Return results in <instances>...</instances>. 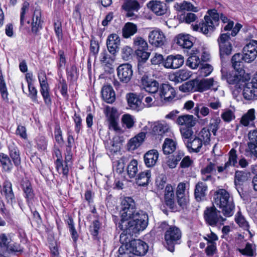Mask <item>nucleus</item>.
<instances>
[{"instance_id":"obj_1","label":"nucleus","mask_w":257,"mask_h":257,"mask_svg":"<svg viewBox=\"0 0 257 257\" xmlns=\"http://www.w3.org/2000/svg\"><path fill=\"white\" fill-rule=\"evenodd\" d=\"M124 226L120 227L129 234L136 233L144 230L148 225V216L142 210H136L131 218L124 223Z\"/></svg>"},{"instance_id":"obj_2","label":"nucleus","mask_w":257,"mask_h":257,"mask_svg":"<svg viewBox=\"0 0 257 257\" xmlns=\"http://www.w3.org/2000/svg\"><path fill=\"white\" fill-rule=\"evenodd\" d=\"M234 23L233 21H229L224 27V31H230L231 32L221 34L218 39V42L219 46L220 55L221 58L226 55L231 54L232 51V45L230 42V36H235L240 30L242 26L240 24H236L233 28Z\"/></svg>"},{"instance_id":"obj_3","label":"nucleus","mask_w":257,"mask_h":257,"mask_svg":"<svg viewBox=\"0 0 257 257\" xmlns=\"http://www.w3.org/2000/svg\"><path fill=\"white\" fill-rule=\"evenodd\" d=\"M214 203L222 209L223 215L229 217L233 215L234 205L233 198L229 193L224 189L217 190L214 194Z\"/></svg>"},{"instance_id":"obj_4","label":"nucleus","mask_w":257,"mask_h":257,"mask_svg":"<svg viewBox=\"0 0 257 257\" xmlns=\"http://www.w3.org/2000/svg\"><path fill=\"white\" fill-rule=\"evenodd\" d=\"M133 48L138 59V69L139 73H144V65L148 60L151 53L148 52V44L147 41L141 37L133 39Z\"/></svg>"},{"instance_id":"obj_5","label":"nucleus","mask_w":257,"mask_h":257,"mask_svg":"<svg viewBox=\"0 0 257 257\" xmlns=\"http://www.w3.org/2000/svg\"><path fill=\"white\" fill-rule=\"evenodd\" d=\"M182 232L180 229L176 226H169L166 229L164 238L166 241L165 247L170 251L175 250V246L181 242Z\"/></svg>"},{"instance_id":"obj_6","label":"nucleus","mask_w":257,"mask_h":257,"mask_svg":"<svg viewBox=\"0 0 257 257\" xmlns=\"http://www.w3.org/2000/svg\"><path fill=\"white\" fill-rule=\"evenodd\" d=\"M136 210V204L133 198L128 197L124 198L121 202L119 211L121 220L118 227L124 226V223L131 218V216H132Z\"/></svg>"},{"instance_id":"obj_7","label":"nucleus","mask_w":257,"mask_h":257,"mask_svg":"<svg viewBox=\"0 0 257 257\" xmlns=\"http://www.w3.org/2000/svg\"><path fill=\"white\" fill-rule=\"evenodd\" d=\"M204 218L206 223L211 226H215L217 224H223L226 220L214 207L206 208L204 212Z\"/></svg>"},{"instance_id":"obj_8","label":"nucleus","mask_w":257,"mask_h":257,"mask_svg":"<svg viewBox=\"0 0 257 257\" xmlns=\"http://www.w3.org/2000/svg\"><path fill=\"white\" fill-rule=\"evenodd\" d=\"M38 76L40 85V92L45 103L47 105H50L52 103V99L50 94V87L47 82L46 74L45 72L41 71L39 72Z\"/></svg>"},{"instance_id":"obj_9","label":"nucleus","mask_w":257,"mask_h":257,"mask_svg":"<svg viewBox=\"0 0 257 257\" xmlns=\"http://www.w3.org/2000/svg\"><path fill=\"white\" fill-rule=\"evenodd\" d=\"M189 188L190 183L188 182H180L178 184L176 195L177 202L179 206H183L186 204L189 196Z\"/></svg>"},{"instance_id":"obj_10","label":"nucleus","mask_w":257,"mask_h":257,"mask_svg":"<svg viewBox=\"0 0 257 257\" xmlns=\"http://www.w3.org/2000/svg\"><path fill=\"white\" fill-rule=\"evenodd\" d=\"M243 56L245 62L250 63L257 56V41L251 40L243 49Z\"/></svg>"},{"instance_id":"obj_11","label":"nucleus","mask_w":257,"mask_h":257,"mask_svg":"<svg viewBox=\"0 0 257 257\" xmlns=\"http://www.w3.org/2000/svg\"><path fill=\"white\" fill-rule=\"evenodd\" d=\"M242 95L246 100L257 98V72L251 82L246 83L243 87Z\"/></svg>"},{"instance_id":"obj_12","label":"nucleus","mask_w":257,"mask_h":257,"mask_svg":"<svg viewBox=\"0 0 257 257\" xmlns=\"http://www.w3.org/2000/svg\"><path fill=\"white\" fill-rule=\"evenodd\" d=\"M133 75L132 66L129 63L121 64L117 68V77L122 83H128L131 80Z\"/></svg>"},{"instance_id":"obj_13","label":"nucleus","mask_w":257,"mask_h":257,"mask_svg":"<svg viewBox=\"0 0 257 257\" xmlns=\"http://www.w3.org/2000/svg\"><path fill=\"white\" fill-rule=\"evenodd\" d=\"M159 94L161 101L165 103L171 102L176 96L175 89L168 84L162 85L160 88Z\"/></svg>"},{"instance_id":"obj_14","label":"nucleus","mask_w":257,"mask_h":257,"mask_svg":"<svg viewBox=\"0 0 257 257\" xmlns=\"http://www.w3.org/2000/svg\"><path fill=\"white\" fill-rule=\"evenodd\" d=\"M105 113L109 121V126L110 128H112L115 132L118 133H121L123 131L118 126L117 121V110L109 106H107L105 109Z\"/></svg>"},{"instance_id":"obj_15","label":"nucleus","mask_w":257,"mask_h":257,"mask_svg":"<svg viewBox=\"0 0 257 257\" xmlns=\"http://www.w3.org/2000/svg\"><path fill=\"white\" fill-rule=\"evenodd\" d=\"M195 83L197 91L198 92H203L210 89L215 91L219 86L218 82L215 81L213 78L201 80L195 79Z\"/></svg>"},{"instance_id":"obj_16","label":"nucleus","mask_w":257,"mask_h":257,"mask_svg":"<svg viewBox=\"0 0 257 257\" xmlns=\"http://www.w3.org/2000/svg\"><path fill=\"white\" fill-rule=\"evenodd\" d=\"M166 39L165 35L161 30L156 29L150 32L149 42L153 46L159 47L164 45Z\"/></svg>"},{"instance_id":"obj_17","label":"nucleus","mask_w":257,"mask_h":257,"mask_svg":"<svg viewBox=\"0 0 257 257\" xmlns=\"http://www.w3.org/2000/svg\"><path fill=\"white\" fill-rule=\"evenodd\" d=\"M184 57L181 55H169L164 60L163 65L166 68L177 69L184 63Z\"/></svg>"},{"instance_id":"obj_18","label":"nucleus","mask_w":257,"mask_h":257,"mask_svg":"<svg viewBox=\"0 0 257 257\" xmlns=\"http://www.w3.org/2000/svg\"><path fill=\"white\" fill-rule=\"evenodd\" d=\"M130 248L133 253L137 255H144L148 251L149 246L140 239H134L130 242Z\"/></svg>"},{"instance_id":"obj_19","label":"nucleus","mask_w":257,"mask_h":257,"mask_svg":"<svg viewBox=\"0 0 257 257\" xmlns=\"http://www.w3.org/2000/svg\"><path fill=\"white\" fill-rule=\"evenodd\" d=\"M141 82L143 88L146 92L150 93H155L158 91L159 83L156 80L149 78L146 75L142 76Z\"/></svg>"},{"instance_id":"obj_20","label":"nucleus","mask_w":257,"mask_h":257,"mask_svg":"<svg viewBox=\"0 0 257 257\" xmlns=\"http://www.w3.org/2000/svg\"><path fill=\"white\" fill-rule=\"evenodd\" d=\"M1 194L5 197L8 204L13 205L15 202V196L12 188V184L8 180H6L1 189Z\"/></svg>"},{"instance_id":"obj_21","label":"nucleus","mask_w":257,"mask_h":257,"mask_svg":"<svg viewBox=\"0 0 257 257\" xmlns=\"http://www.w3.org/2000/svg\"><path fill=\"white\" fill-rule=\"evenodd\" d=\"M192 28L194 31H200L205 35H208L214 31L215 27L209 17H204V21L199 25H192Z\"/></svg>"},{"instance_id":"obj_22","label":"nucleus","mask_w":257,"mask_h":257,"mask_svg":"<svg viewBox=\"0 0 257 257\" xmlns=\"http://www.w3.org/2000/svg\"><path fill=\"white\" fill-rule=\"evenodd\" d=\"M251 178V173L248 171L237 170L234 174V184L236 187L237 190L240 194V192L239 190L244 183L249 180Z\"/></svg>"},{"instance_id":"obj_23","label":"nucleus","mask_w":257,"mask_h":257,"mask_svg":"<svg viewBox=\"0 0 257 257\" xmlns=\"http://www.w3.org/2000/svg\"><path fill=\"white\" fill-rule=\"evenodd\" d=\"M249 142L246 152L252 157L257 158V130L248 133Z\"/></svg>"},{"instance_id":"obj_24","label":"nucleus","mask_w":257,"mask_h":257,"mask_svg":"<svg viewBox=\"0 0 257 257\" xmlns=\"http://www.w3.org/2000/svg\"><path fill=\"white\" fill-rule=\"evenodd\" d=\"M128 106L133 110L139 111L144 108V104L136 94L130 93L126 95Z\"/></svg>"},{"instance_id":"obj_25","label":"nucleus","mask_w":257,"mask_h":257,"mask_svg":"<svg viewBox=\"0 0 257 257\" xmlns=\"http://www.w3.org/2000/svg\"><path fill=\"white\" fill-rule=\"evenodd\" d=\"M147 7L158 16L164 15L168 10V7L165 3L156 0L150 1L148 3Z\"/></svg>"},{"instance_id":"obj_26","label":"nucleus","mask_w":257,"mask_h":257,"mask_svg":"<svg viewBox=\"0 0 257 257\" xmlns=\"http://www.w3.org/2000/svg\"><path fill=\"white\" fill-rule=\"evenodd\" d=\"M120 39L116 34H112L108 36L106 45L108 51L112 54H115L119 50L120 45Z\"/></svg>"},{"instance_id":"obj_27","label":"nucleus","mask_w":257,"mask_h":257,"mask_svg":"<svg viewBox=\"0 0 257 257\" xmlns=\"http://www.w3.org/2000/svg\"><path fill=\"white\" fill-rule=\"evenodd\" d=\"M169 125L165 122H157L152 127L151 133L156 137H162L166 133L170 131Z\"/></svg>"},{"instance_id":"obj_28","label":"nucleus","mask_w":257,"mask_h":257,"mask_svg":"<svg viewBox=\"0 0 257 257\" xmlns=\"http://www.w3.org/2000/svg\"><path fill=\"white\" fill-rule=\"evenodd\" d=\"M175 122L178 125L192 127L196 123V118L192 115L183 114L179 116Z\"/></svg>"},{"instance_id":"obj_29","label":"nucleus","mask_w":257,"mask_h":257,"mask_svg":"<svg viewBox=\"0 0 257 257\" xmlns=\"http://www.w3.org/2000/svg\"><path fill=\"white\" fill-rule=\"evenodd\" d=\"M9 151V155L12 160L14 165L18 166L21 164V158L20 151L17 145L12 141H10L8 144Z\"/></svg>"},{"instance_id":"obj_30","label":"nucleus","mask_w":257,"mask_h":257,"mask_svg":"<svg viewBox=\"0 0 257 257\" xmlns=\"http://www.w3.org/2000/svg\"><path fill=\"white\" fill-rule=\"evenodd\" d=\"M207 190V185L204 182L199 181L196 184L194 189V196L197 201L200 202L205 199Z\"/></svg>"},{"instance_id":"obj_31","label":"nucleus","mask_w":257,"mask_h":257,"mask_svg":"<svg viewBox=\"0 0 257 257\" xmlns=\"http://www.w3.org/2000/svg\"><path fill=\"white\" fill-rule=\"evenodd\" d=\"M159 157V153L156 150H151L148 151L144 156V162L147 167L154 166Z\"/></svg>"},{"instance_id":"obj_32","label":"nucleus","mask_w":257,"mask_h":257,"mask_svg":"<svg viewBox=\"0 0 257 257\" xmlns=\"http://www.w3.org/2000/svg\"><path fill=\"white\" fill-rule=\"evenodd\" d=\"M244 58L242 54L237 53L234 54L231 58V63L234 69L238 73H244Z\"/></svg>"},{"instance_id":"obj_33","label":"nucleus","mask_w":257,"mask_h":257,"mask_svg":"<svg viewBox=\"0 0 257 257\" xmlns=\"http://www.w3.org/2000/svg\"><path fill=\"white\" fill-rule=\"evenodd\" d=\"M146 136V133L141 132L135 137L132 138L127 144L128 150L134 151L139 147L144 141Z\"/></svg>"},{"instance_id":"obj_34","label":"nucleus","mask_w":257,"mask_h":257,"mask_svg":"<svg viewBox=\"0 0 257 257\" xmlns=\"http://www.w3.org/2000/svg\"><path fill=\"white\" fill-rule=\"evenodd\" d=\"M103 99L108 103H112L115 99V92L110 85H104L101 89Z\"/></svg>"},{"instance_id":"obj_35","label":"nucleus","mask_w":257,"mask_h":257,"mask_svg":"<svg viewBox=\"0 0 257 257\" xmlns=\"http://www.w3.org/2000/svg\"><path fill=\"white\" fill-rule=\"evenodd\" d=\"M185 145L190 152L198 153L200 151L203 144L197 137L191 138L185 142Z\"/></svg>"},{"instance_id":"obj_36","label":"nucleus","mask_w":257,"mask_h":257,"mask_svg":"<svg viewBox=\"0 0 257 257\" xmlns=\"http://www.w3.org/2000/svg\"><path fill=\"white\" fill-rule=\"evenodd\" d=\"M176 43L184 49H190L193 46L191 37L189 35L179 34L176 37Z\"/></svg>"},{"instance_id":"obj_37","label":"nucleus","mask_w":257,"mask_h":257,"mask_svg":"<svg viewBox=\"0 0 257 257\" xmlns=\"http://www.w3.org/2000/svg\"><path fill=\"white\" fill-rule=\"evenodd\" d=\"M125 11L127 12V15L128 17H132L134 14L132 11H138L140 9V4L136 0H125L121 7Z\"/></svg>"},{"instance_id":"obj_38","label":"nucleus","mask_w":257,"mask_h":257,"mask_svg":"<svg viewBox=\"0 0 257 257\" xmlns=\"http://www.w3.org/2000/svg\"><path fill=\"white\" fill-rule=\"evenodd\" d=\"M41 12L39 9H36L34 12L32 23V31L37 34L39 29H41L42 21L41 20Z\"/></svg>"},{"instance_id":"obj_39","label":"nucleus","mask_w":257,"mask_h":257,"mask_svg":"<svg viewBox=\"0 0 257 257\" xmlns=\"http://www.w3.org/2000/svg\"><path fill=\"white\" fill-rule=\"evenodd\" d=\"M255 118V110L253 108L250 109L241 117L240 124L244 126H248L252 124Z\"/></svg>"},{"instance_id":"obj_40","label":"nucleus","mask_w":257,"mask_h":257,"mask_svg":"<svg viewBox=\"0 0 257 257\" xmlns=\"http://www.w3.org/2000/svg\"><path fill=\"white\" fill-rule=\"evenodd\" d=\"M176 11L182 12L183 11H192L196 12L198 11L197 7H195L190 2L184 1L180 3H176L174 6Z\"/></svg>"},{"instance_id":"obj_41","label":"nucleus","mask_w":257,"mask_h":257,"mask_svg":"<svg viewBox=\"0 0 257 257\" xmlns=\"http://www.w3.org/2000/svg\"><path fill=\"white\" fill-rule=\"evenodd\" d=\"M138 31L136 25L128 22L126 23L122 29V36L125 38H128L135 35Z\"/></svg>"},{"instance_id":"obj_42","label":"nucleus","mask_w":257,"mask_h":257,"mask_svg":"<svg viewBox=\"0 0 257 257\" xmlns=\"http://www.w3.org/2000/svg\"><path fill=\"white\" fill-rule=\"evenodd\" d=\"M177 143L172 139L166 138L163 145L162 149L165 154H170L176 149Z\"/></svg>"},{"instance_id":"obj_43","label":"nucleus","mask_w":257,"mask_h":257,"mask_svg":"<svg viewBox=\"0 0 257 257\" xmlns=\"http://www.w3.org/2000/svg\"><path fill=\"white\" fill-rule=\"evenodd\" d=\"M22 186L25 194V197L27 199V201L29 205L34 196L31 184L29 181L26 180L22 182Z\"/></svg>"},{"instance_id":"obj_44","label":"nucleus","mask_w":257,"mask_h":257,"mask_svg":"<svg viewBox=\"0 0 257 257\" xmlns=\"http://www.w3.org/2000/svg\"><path fill=\"white\" fill-rule=\"evenodd\" d=\"M151 173L150 170H146L141 172L137 179V183L139 186L147 185L150 181Z\"/></svg>"},{"instance_id":"obj_45","label":"nucleus","mask_w":257,"mask_h":257,"mask_svg":"<svg viewBox=\"0 0 257 257\" xmlns=\"http://www.w3.org/2000/svg\"><path fill=\"white\" fill-rule=\"evenodd\" d=\"M243 73L232 72L226 75V80L228 84L231 85H237L242 80V75Z\"/></svg>"},{"instance_id":"obj_46","label":"nucleus","mask_w":257,"mask_h":257,"mask_svg":"<svg viewBox=\"0 0 257 257\" xmlns=\"http://www.w3.org/2000/svg\"><path fill=\"white\" fill-rule=\"evenodd\" d=\"M0 163L5 171L9 172L11 171L13 164L8 155L2 153H0Z\"/></svg>"},{"instance_id":"obj_47","label":"nucleus","mask_w":257,"mask_h":257,"mask_svg":"<svg viewBox=\"0 0 257 257\" xmlns=\"http://www.w3.org/2000/svg\"><path fill=\"white\" fill-rule=\"evenodd\" d=\"M56 167L57 171L60 174L62 173L66 178L67 177L69 173V166L63 163L62 159L59 158L55 161Z\"/></svg>"},{"instance_id":"obj_48","label":"nucleus","mask_w":257,"mask_h":257,"mask_svg":"<svg viewBox=\"0 0 257 257\" xmlns=\"http://www.w3.org/2000/svg\"><path fill=\"white\" fill-rule=\"evenodd\" d=\"M211 134L209 128L204 127L202 128L197 137L202 142L204 146L209 144L210 142Z\"/></svg>"},{"instance_id":"obj_49","label":"nucleus","mask_w":257,"mask_h":257,"mask_svg":"<svg viewBox=\"0 0 257 257\" xmlns=\"http://www.w3.org/2000/svg\"><path fill=\"white\" fill-rule=\"evenodd\" d=\"M195 79L187 81L180 85L179 90L183 92L197 91Z\"/></svg>"},{"instance_id":"obj_50","label":"nucleus","mask_w":257,"mask_h":257,"mask_svg":"<svg viewBox=\"0 0 257 257\" xmlns=\"http://www.w3.org/2000/svg\"><path fill=\"white\" fill-rule=\"evenodd\" d=\"M235 221L236 223L243 229L247 230L249 234L250 232L249 231V224L248 222L245 220L244 216L241 214L240 211H238L235 216Z\"/></svg>"},{"instance_id":"obj_51","label":"nucleus","mask_w":257,"mask_h":257,"mask_svg":"<svg viewBox=\"0 0 257 257\" xmlns=\"http://www.w3.org/2000/svg\"><path fill=\"white\" fill-rule=\"evenodd\" d=\"M121 122L122 125L128 129L134 127L135 123V119L134 116L130 114H125L122 116Z\"/></svg>"},{"instance_id":"obj_52","label":"nucleus","mask_w":257,"mask_h":257,"mask_svg":"<svg viewBox=\"0 0 257 257\" xmlns=\"http://www.w3.org/2000/svg\"><path fill=\"white\" fill-rule=\"evenodd\" d=\"M138 172V162L134 159L130 162L127 167V175L130 178H133L136 176Z\"/></svg>"},{"instance_id":"obj_53","label":"nucleus","mask_w":257,"mask_h":257,"mask_svg":"<svg viewBox=\"0 0 257 257\" xmlns=\"http://www.w3.org/2000/svg\"><path fill=\"white\" fill-rule=\"evenodd\" d=\"M227 165L230 166L237 167V151L234 149H231L228 153V160L226 162Z\"/></svg>"},{"instance_id":"obj_54","label":"nucleus","mask_w":257,"mask_h":257,"mask_svg":"<svg viewBox=\"0 0 257 257\" xmlns=\"http://www.w3.org/2000/svg\"><path fill=\"white\" fill-rule=\"evenodd\" d=\"M0 93L2 98L6 102H9L8 92L5 80L2 76H0Z\"/></svg>"},{"instance_id":"obj_55","label":"nucleus","mask_w":257,"mask_h":257,"mask_svg":"<svg viewBox=\"0 0 257 257\" xmlns=\"http://www.w3.org/2000/svg\"><path fill=\"white\" fill-rule=\"evenodd\" d=\"M221 117L226 122H230L235 119V114L233 111L229 109H225L221 114Z\"/></svg>"},{"instance_id":"obj_56","label":"nucleus","mask_w":257,"mask_h":257,"mask_svg":"<svg viewBox=\"0 0 257 257\" xmlns=\"http://www.w3.org/2000/svg\"><path fill=\"white\" fill-rule=\"evenodd\" d=\"M201 61L198 56L192 55L188 57L186 61V64L192 69L197 68Z\"/></svg>"},{"instance_id":"obj_57","label":"nucleus","mask_w":257,"mask_h":257,"mask_svg":"<svg viewBox=\"0 0 257 257\" xmlns=\"http://www.w3.org/2000/svg\"><path fill=\"white\" fill-rule=\"evenodd\" d=\"M213 70V67L211 65L205 64L199 69V75L202 77H206L211 74Z\"/></svg>"},{"instance_id":"obj_58","label":"nucleus","mask_w":257,"mask_h":257,"mask_svg":"<svg viewBox=\"0 0 257 257\" xmlns=\"http://www.w3.org/2000/svg\"><path fill=\"white\" fill-rule=\"evenodd\" d=\"M220 122L219 117H214L210 119L209 127L214 136L216 135V132L219 129V124Z\"/></svg>"},{"instance_id":"obj_59","label":"nucleus","mask_w":257,"mask_h":257,"mask_svg":"<svg viewBox=\"0 0 257 257\" xmlns=\"http://www.w3.org/2000/svg\"><path fill=\"white\" fill-rule=\"evenodd\" d=\"M180 131L185 143L186 140L192 138L191 136L193 134L192 127H182L180 128Z\"/></svg>"},{"instance_id":"obj_60","label":"nucleus","mask_w":257,"mask_h":257,"mask_svg":"<svg viewBox=\"0 0 257 257\" xmlns=\"http://www.w3.org/2000/svg\"><path fill=\"white\" fill-rule=\"evenodd\" d=\"M125 167L124 159L121 158L120 159L114 162L113 171L118 174L122 173L124 171Z\"/></svg>"},{"instance_id":"obj_61","label":"nucleus","mask_w":257,"mask_h":257,"mask_svg":"<svg viewBox=\"0 0 257 257\" xmlns=\"http://www.w3.org/2000/svg\"><path fill=\"white\" fill-rule=\"evenodd\" d=\"M11 242V238L8 234L6 233L0 234V247L1 248H6Z\"/></svg>"},{"instance_id":"obj_62","label":"nucleus","mask_w":257,"mask_h":257,"mask_svg":"<svg viewBox=\"0 0 257 257\" xmlns=\"http://www.w3.org/2000/svg\"><path fill=\"white\" fill-rule=\"evenodd\" d=\"M192 75V72L188 70L182 69L177 72V77L181 82L186 80Z\"/></svg>"},{"instance_id":"obj_63","label":"nucleus","mask_w":257,"mask_h":257,"mask_svg":"<svg viewBox=\"0 0 257 257\" xmlns=\"http://www.w3.org/2000/svg\"><path fill=\"white\" fill-rule=\"evenodd\" d=\"M67 223H68L69 229L71 233L72 238L74 241H76L78 239V234L77 233V231L76 230V229L75 228L74 224V222H73V220L72 218H69L67 221Z\"/></svg>"},{"instance_id":"obj_64","label":"nucleus","mask_w":257,"mask_h":257,"mask_svg":"<svg viewBox=\"0 0 257 257\" xmlns=\"http://www.w3.org/2000/svg\"><path fill=\"white\" fill-rule=\"evenodd\" d=\"M237 250L242 255L252 256L253 255V251L252 248V244L247 242L244 248H238Z\"/></svg>"}]
</instances>
